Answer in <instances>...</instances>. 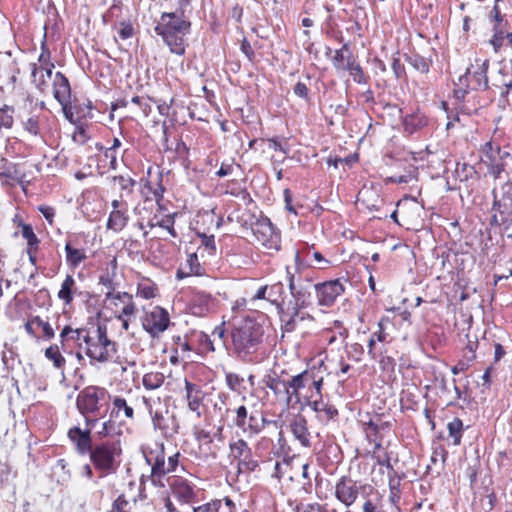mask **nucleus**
<instances>
[{
	"label": "nucleus",
	"instance_id": "1",
	"mask_svg": "<svg viewBox=\"0 0 512 512\" xmlns=\"http://www.w3.org/2000/svg\"><path fill=\"white\" fill-rule=\"evenodd\" d=\"M230 337L232 355L246 363L256 361V355L263 343L262 325L250 318L243 319L233 327Z\"/></svg>",
	"mask_w": 512,
	"mask_h": 512
},
{
	"label": "nucleus",
	"instance_id": "2",
	"mask_svg": "<svg viewBox=\"0 0 512 512\" xmlns=\"http://www.w3.org/2000/svg\"><path fill=\"white\" fill-rule=\"evenodd\" d=\"M301 259L299 252L295 253V267H286V281L291 297L294 300L295 308L290 320L286 323L287 330H293L294 325L305 318L300 312L301 308L308 307L312 302V294L315 285L312 279L300 270Z\"/></svg>",
	"mask_w": 512,
	"mask_h": 512
},
{
	"label": "nucleus",
	"instance_id": "3",
	"mask_svg": "<svg viewBox=\"0 0 512 512\" xmlns=\"http://www.w3.org/2000/svg\"><path fill=\"white\" fill-rule=\"evenodd\" d=\"M191 23L177 12L162 13L154 30L161 36L170 51L184 55L186 50L185 37L190 33Z\"/></svg>",
	"mask_w": 512,
	"mask_h": 512
},
{
	"label": "nucleus",
	"instance_id": "4",
	"mask_svg": "<svg viewBox=\"0 0 512 512\" xmlns=\"http://www.w3.org/2000/svg\"><path fill=\"white\" fill-rule=\"evenodd\" d=\"M286 372L284 370L281 373L272 371L266 374L262 382L264 386L272 391L275 400L290 407L301 403V390L303 389V381L305 380L304 375H294L290 378H285Z\"/></svg>",
	"mask_w": 512,
	"mask_h": 512
},
{
	"label": "nucleus",
	"instance_id": "5",
	"mask_svg": "<svg viewBox=\"0 0 512 512\" xmlns=\"http://www.w3.org/2000/svg\"><path fill=\"white\" fill-rule=\"evenodd\" d=\"M121 454V439H108L96 443L89 456L94 467L100 471V477H104L116 472Z\"/></svg>",
	"mask_w": 512,
	"mask_h": 512
},
{
	"label": "nucleus",
	"instance_id": "6",
	"mask_svg": "<svg viewBox=\"0 0 512 512\" xmlns=\"http://www.w3.org/2000/svg\"><path fill=\"white\" fill-rule=\"evenodd\" d=\"M489 68L488 59H476L467 69L465 74L455 82L454 96L457 100L463 101L470 91L486 90L489 88L487 72Z\"/></svg>",
	"mask_w": 512,
	"mask_h": 512
},
{
	"label": "nucleus",
	"instance_id": "7",
	"mask_svg": "<svg viewBox=\"0 0 512 512\" xmlns=\"http://www.w3.org/2000/svg\"><path fill=\"white\" fill-rule=\"evenodd\" d=\"M377 494V489L370 484L352 479L350 476H341L335 483L334 496L346 508L356 503L361 496L364 501Z\"/></svg>",
	"mask_w": 512,
	"mask_h": 512
},
{
	"label": "nucleus",
	"instance_id": "8",
	"mask_svg": "<svg viewBox=\"0 0 512 512\" xmlns=\"http://www.w3.org/2000/svg\"><path fill=\"white\" fill-rule=\"evenodd\" d=\"M116 352V343L107 337L106 329L98 327L96 338L86 337L85 354L90 364L109 362Z\"/></svg>",
	"mask_w": 512,
	"mask_h": 512
},
{
	"label": "nucleus",
	"instance_id": "9",
	"mask_svg": "<svg viewBox=\"0 0 512 512\" xmlns=\"http://www.w3.org/2000/svg\"><path fill=\"white\" fill-rule=\"evenodd\" d=\"M481 161L487 167L488 174L495 180L499 179L501 174L505 172L506 166L512 162V154L501 149L500 146L494 145L492 141L486 142L481 146Z\"/></svg>",
	"mask_w": 512,
	"mask_h": 512
},
{
	"label": "nucleus",
	"instance_id": "10",
	"mask_svg": "<svg viewBox=\"0 0 512 512\" xmlns=\"http://www.w3.org/2000/svg\"><path fill=\"white\" fill-rule=\"evenodd\" d=\"M493 202L491 223L501 225L510 220L512 217V184L510 181L501 185L500 191L496 188L492 190Z\"/></svg>",
	"mask_w": 512,
	"mask_h": 512
},
{
	"label": "nucleus",
	"instance_id": "11",
	"mask_svg": "<svg viewBox=\"0 0 512 512\" xmlns=\"http://www.w3.org/2000/svg\"><path fill=\"white\" fill-rule=\"evenodd\" d=\"M107 398L109 393L105 388L88 386L78 394L76 405L82 415H98Z\"/></svg>",
	"mask_w": 512,
	"mask_h": 512
},
{
	"label": "nucleus",
	"instance_id": "12",
	"mask_svg": "<svg viewBox=\"0 0 512 512\" xmlns=\"http://www.w3.org/2000/svg\"><path fill=\"white\" fill-rule=\"evenodd\" d=\"M234 425L249 437L258 435L268 423V420L257 410L248 412L246 406L241 405L235 410Z\"/></svg>",
	"mask_w": 512,
	"mask_h": 512
},
{
	"label": "nucleus",
	"instance_id": "13",
	"mask_svg": "<svg viewBox=\"0 0 512 512\" xmlns=\"http://www.w3.org/2000/svg\"><path fill=\"white\" fill-rule=\"evenodd\" d=\"M144 457L149 466H151L150 480L156 487H165L166 482L171 479L167 477L170 471H166L167 462L165 459L164 445H157L156 449H150L144 452Z\"/></svg>",
	"mask_w": 512,
	"mask_h": 512
},
{
	"label": "nucleus",
	"instance_id": "14",
	"mask_svg": "<svg viewBox=\"0 0 512 512\" xmlns=\"http://www.w3.org/2000/svg\"><path fill=\"white\" fill-rule=\"evenodd\" d=\"M170 324L169 313L160 306H154L150 310H144L142 317L143 329L152 337L163 333Z\"/></svg>",
	"mask_w": 512,
	"mask_h": 512
},
{
	"label": "nucleus",
	"instance_id": "15",
	"mask_svg": "<svg viewBox=\"0 0 512 512\" xmlns=\"http://www.w3.org/2000/svg\"><path fill=\"white\" fill-rule=\"evenodd\" d=\"M230 456L237 460L239 472L251 473L254 472L259 463L254 459L252 450L244 439H238L229 444Z\"/></svg>",
	"mask_w": 512,
	"mask_h": 512
},
{
	"label": "nucleus",
	"instance_id": "16",
	"mask_svg": "<svg viewBox=\"0 0 512 512\" xmlns=\"http://www.w3.org/2000/svg\"><path fill=\"white\" fill-rule=\"evenodd\" d=\"M252 231L257 241L266 249L275 251L280 249V234L276 231L269 218L259 219L254 224Z\"/></svg>",
	"mask_w": 512,
	"mask_h": 512
},
{
	"label": "nucleus",
	"instance_id": "17",
	"mask_svg": "<svg viewBox=\"0 0 512 512\" xmlns=\"http://www.w3.org/2000/svg\"><path fill=\"white\" fill-rule=\"evenodd\" d=\"M171 489L172 495L183 504L194 503L197 499V491L187 479L181 476H171V479L166 482Z\"/></svg>",
	"mask_w": 512,
	"mask_h": 512
},
{
	"label": "nucleus",
	"instance_id": "18",
	"mask_svg": "<svg viewBox=\"0 0 512 512\" xmlns=\"http://www.w3.org/2000/svg\"><path fill=\"white\" fill-rule=\"evenodd\" d=\"M345 291L344 285L339 279L330 280L315 285L318 303L321 306H331Z\"/></svg>",
	"mask_w": 512,
	"mask_h": 512
},
{
	"label": "nucleus",
	"instance_id": "19",
	"mask_svg": "<svg viewBox=\"0 0 512 512\" xmlns=\"http://www.w3.org/2000/svg\"><path fill=\"white\" fill-rule=\"evenodd\" d=\"M105 300L109 301L115 308L122 305L120 314L117 316L118 319H122L123 317H133L138 311L133 301V296L127 292L114 293L109 291L105 294Z\"/></svg>",
	"mask_w": 512,
	"mask_h": 512
},
{
	"label": "nucleus",
	"instance_id": "20",
	"mask_svg": "<svg viewBox=\"0 0 512 512\" xmlns=\"http://www.w3.org/2000/svg\"><path fill=\"white\" fill-rule=\"evenodd\" d=\"M53 96L62 106L67 115L71 104V87L67 77L61 72H56L53 78Z\"/></svg>",
	"mask_w": 512,
	"mask_h": 512
},
{
	"label": "nucleus",
	"instance_id": "21",
	"mask_svg": "<svg viewBox=\"0 0 512 512\" xmlns=\"http://www.w3.org/2000/svg\"><path fill=\"white\" fill-rule=\"evenodd\" d=\"M67 435L78 454L86 455L90 453L93 448L90 429L82 430L80 427L75 426L68 430Z\"/></svg>",
	"mask_w": 512,
	"mask_h": 512
},
{
	"label": "nucleus",
	"instance_id": "22",
	"mask_svg": "<svg viewBox=\"0 0 512 512\" xmlns=\"http://www.w3.org/2000/svg\"><path fill=\"white\" fill-rule=\"evenodd\" d=\"M184 386L189 410L195 412L197 417H201V407L205 395L202 387L199 384L189 381L187 378L184 380Z\"/></svg>",
	"mask_w": 512,
	"mask_h": 512
},
{
	"label": "nucleus",
	"instance_id": "23",
	"mask_svg": "<svg viewBox=\"0 0 512 512\" xmlns=\"http://www.w3.org/2000/svg\"><path fill=\"white\" fill-rule=\"evenodd\" d=\"M61 349L66 353H72L70 350V342L76 343L80 348L84 343L86 345V337H91L86 329H73L65 326L60 332Z\"/></svg>",
	"mask_w": 512,
	"mask_h": 512
},
{
	"label": "nucleus",
	"instance_id": "24",
	"mask_svg": "<svg viewBox=\"0 0 512 512\" xmlns=\"http://www.w3.org/2000/svg\"><path fill=\"white\" fill-rule=\"evenodd\" d=\"M215 302L212 295L203 291L196 292L190 303L191 313L195 316H204L215 308Z\"/></svg>",
	"mask_w": 512,
	"mask_h": 512
},
{
	"label": "nucleus",
	"instance_id": "25",
	"mask_svg": "<svg viewBox=\"0 0 512 512\" xmlns=\"http://www.w3.org/2000/svg\"><path fill=\"white\" fill-rule=\"evenodd\" d=\"M53 69L54 64L48 66L37 65L36 63L31 64L32 81L40 92H45L47 89L48 82L52 77Z\"/></svg>",
	"mask_w": 512,
	"mask_h": 512
},
{
	"label": "nucleus",
	"instance_id": "26",
	"mask_svg": "<svg viewBox=\"0 0 512 512\" xmlns=\"http://www.w3.org/2000/svg\"><path fill=\"white\" fill-rule=\"evenodd\" d=\"M366 438L371 441L383 438V432L390 428V423L382 421L378 416L369 417L368 421H362Z\"/></svg>",
	"mask_w": 512,
	"mask_h": 512
},
{
	"label": "nucleus",
	"instance_id": "27",
	"mask_svg": "<svg viewBox=\"0 0 512 512\" xmlns=\"http://www.w3.org/2000/svg\"><path fill=\"white\" fill-rule=\"evenodd\" d=\"M46 117L41 114L30 113L21 120L23 129L33 137L43 139V131Z\"/></svg>",
	"mask_w": 512,
	"mask_h": 512
},
{
	"label": "nucleus",
	"instance_id": "28",
	"mask_svg": "<svg viewBox=\"0 0 512 512\" xmlns=\"http://www.w3.org/2000/svg\"><path fill=\"white\" fill-rule=\"evenodd\" d=\"M74 295L82 296L83 292L78 290L74 277L72 275H67L61 284L57 297L66 306H69L73 302Z\"/></svg>",
	"mask_w": 512,
	"mask_h": 512
},
{
	"label": "nucleus",
	"instance_id": "29",
	"mask_svg": "<svg viewBox=\"0 0 512 512\" xmlns=\"http://www.w3.org/2000/svg\"><path fill=\"white\" fill-rule=\"evenodd\" d=\"M290 431L294 438L303 447H310V433L307 428V421L304 417L298 416L290 423Z\"/></svg>",
	"mask_w": 512,
	"mask_h": 512
},
{
	"label": "nucleus",
	"instance_id": "30",
	"mask_svg": "<svg viewBox=\"0 0 512 512\" xmlns=\"http://www.w3.org/2000/svg\"><path fill=\"white\" fill-rule=\"evenodd\" d=\"M193 512H235V504L229 497L216 499L193 507Z\"/></svg>",
	"mask_w": 512,
	"mask_h": 512
},
{
	"label": "nucleus",
	"instance_id": "31",
	"mask_svg": "<svg viewBox=\"0 0 512 512\" xmlns=\"http://www.w3.org/2000/svg\"><path fill=\"white\" fill-rule=\"evenodd\" d=\"M21 177L22 175L16 164L5 158L0 160V181L2 184L13 185L15 182L20 181Z\"/></svg>",
	"mask_w": 512,
	"mask_h": 512
},
{
	"label": "nucleus",
	"instance_id": "32",
	"mask_svg": "<svg viewBox=\"0 0 512 512\" xmlns=\"http://www.w3.org/2000/svg\"><path fill=\"white\" fill-rule=\"evenodd\" d=\"M307 404L313 411L318 414L319 419L322 421L333 420L338 415L337 409L334 406L324 402L322 398L308 400Z\"/></svg>",
	"mask_w": 512,
	"mask_h": 512
},
{
	"label": "nucleus",
	"instance_id": "33",
	"mask_svg": "<svg viewBox=\"0 0 512 512\" xmlns=\"http://www.w3.org/2000/svg\"><path fill=\"white\" fill-rule=\"evenodd\" d=\"M428 124V118L421 113L416 111L412 114L406 115L403 118L404 131L408 134L416 133L426 127Z\"/></svg>",
	"mask_w": 512,
	"mask_h": 512
},
{
	"label": "nucleus",
	"instance_id": "34",
	"mask_svg": "<svg viewBox=\"0 0 512 512\" xmlns=\"http://www.w3.org/2000/svg\"><path fill=\"white\" fill-rule=\"evenodd\" d=\"M129 215L127 210L111 211L107 220L106 228L116 233L122 231L128 224Z\"/></svg>",
	"mask_w": 512,
	"mask_h": 512
},
{
	"label": "nucleus",
	"instance_id": "35",
	"mask_svg": "<svg viewBox=\"0 0 512 512\" xmlns=\"http://www.w3.org/2000/svg\"><path fill=\"white\" fill-rule=\"evenodd\" d=\"M489 88L498 91L502 98H506L512 89V77L500 70L498 74L493 77L492 84Z\"/></svg>",
	"mask_w": 512,
	"mask_h": 512
},
{
	"label": "nucleus",
	"instance_id": "36",
	"mask_svg": "<svg viewBox=\"0 0 512 512\" xmlns=\"http://www.w3.org/2000/svg\"><path fill=\"white\" fill-rule=\"evenodd\" d=\"M298 375H304L305 380L303 381V388L312 386L315 389V394H311L308 397H305L308 400H312L315 398H322V386H323V377L317 378L312 370H304Z\"/></svg>",
	"mask_w": 512,
	"mask_h": 512
},
{
	"label": "nucleus",
	"instance_id": "37",
	"mask_svg": "<svg viewBox=\"0 0 512 512\" xmlns=\"http://www.w3.org/2000/svg\"><path fill=\"white\" fill-rule=\"evenodd\" d=\"M401 498V478L395 474L391 475L389 473V503L393 506L398 512H401L399 503Z\"/></svg>",
	"mask_w": 512,
	"mask_h": 512
},
{
	"label": "nucleus",
	"instance_id": "38",
	"mask_svg": "<svg viewBox=\"0 0 512 512\" xmlns=\"http://www.w3.org/2000/svg\"><path fill=\"white\" fill-rule=\"evenodd\" d=\"M121 434L122 432L120 428L113 420L109 419L102 423V426L100 430L97 431L96 436L97 439L101 442L108 439H120Z\"/></svg>",
	"mask_w": 512,
	"mask_h": 512
},
{
	"label": "nucleus",
	"instance_id": "39",
	"mask_svg": "<svg viewBox=\"0 0 512 512\" xmlns=\"http://www.w3.org/2000/svg\"><path fill=\"white\" fill-rule=\"evenodd\" d=\"M65 252L66 262L73 269L77 268L80 265V263L87 258L86 253L83 249H77L72 247L70 242L66 243Z\"/></svg>",
	"mask_w": 512,
	"mask_h": 512
},
{
	"label": "nucleus",
	"instance_id": "40",
	"mask_svg": "<svg viewBox=\"0 0 512 512\" xmlns=\"http://www.w3.org/2000/svg\"><path fill=\"white\" fill-rule=\"evenodd\" d=\"M391 324L389 317L383 316L378 322V329L371 336L384 346L392 341V337L388 332V326Z\"/></svg>",
	"mask_w": 512,
	"mask_h": 512
},
{
	"label": "nucleus",
	"instance_id": "41",
	"mask_svg": "<svg viewBox=\"0 0 512 512\" xmlns=\"http://www.w3.org/2000/svg\"><path fill=\"white\" fill-rule=\"evenodd\" d=\"M136 295L143 299H152L158 295V287L149 279H144L137 284Z\"/></svg>",
	"mask_w": 512,
	"mask_h": 512
},
{
	"label": "nucleus",
	"instance_id": "42",
	"mask_svg": "<svg viewBox=\"0 0 512 512\" xmlns=\"http://www.w3.org/2000/svg\"><path fill=\"white\" fill-rule=\"evenodd\" d=\"M349 54L352 55L348 43H344L340 49L335 51L332 63L336 70L344 71L346 69L347 56Z\"/></svg>",
	"mask_w": 512,
	"mask_h": 512
},
{
	"label": "nucleus",
	"instance_id": "43",
	"mask_svg": "<svg viewBox=\"0 0 512 512\" xmlns=\"http://www.w3.org/2000/svg\"><path fill=\"white\" fill-rule=\"evenodd\" d=\"M165 380V376L161 372H149L143 376L142 383L147 390H155L160 388Z\"/></svg>",
	"mask_w": 512,
	"mask_h": 512
},
{
	"label": "nucleus",
	"instance_id": "44",
	"mask_svg": "<svg viewBox=\"0 0 512 512\" xmlns=\"http://www.w3.org/2000/svg\"><path fill=\"white\" fill-rule=\"evenodd\" d=\"M448 435L452 438L453 445H460L463 434V422L459 418H454L447 424Z\"/></svg>",
	"mask_w": 512,
	"mask_h": 512
},
{
	"label": "nucleus",
	"instance_id": "45",
	"mask_svg": "<svg viewBox=\"0 0 512 512\" xmlns=\"http://www.w3.org/2000/svg\"><path fill=\"white\" fill-rule=\"evenodd\" d=\"M344 71H348L355 82H365V76L362 67L354 60L353 56L350 54L347 56L346 69Z\"/></svg>",
	"mask_w": 512,
	"mask_h": 512
},
{
	"label": "nucleus",
	"instance_id": "46",
	"mask_svg": "<svg viewBox=\"0 0 512 512\" xmlns=\"http://www.w3.org/2000/svg\"><path fill=\"white\" fill-rule=\"evenodd\" d=\"M225 384L231 391L238 394L245 390L244 378L234 372L225 373Z\"/></svg>",
	"mask_w": 512,
	"mask_h": 512
},
{
	"label": "nucleus",
	"instance_id": "47",
	"mask_svg": "<svg viewBox=\"0 0 512 512\" xmlns=\"http://www.w3.org/2000/svg\"><path fill=\"white\" fill-rule=\"evenodd\" d=\"M45 357L53 362V365L57 369H63L66 363L65 358L60 352V347L56 344L49 346L45 350Z\"/></svg>",
	"mask_w": 512,
	"mask_h": 512
},
{
	"label": "nucleus",
	"instance_id": "48",
	"mask_svg": "<svg viewBox=\"0 0 512 512\" xmlns=\"http://www.w3.org/2000/svg\"><path fill=\"white\" fill-rule=\"evenodd\" d=\"M186 265L189 268V272L187 273V275L188 274L201 275L203 273V268L199 262V259H198V256L196 253H191L188 255L187 260H186ZM184 276H186V274H184L182 272V270H179L177 272V277L179 279H182Z\"/></svg>",
	"mask_w": 512,
	"mask_h": 512
},
{
	"label": "nucleus",
	"instance_id": "49",
	"mask_svg": "<svg viewBox=\"0 0 512 512\" xmlns=\"http://www.w3.org/2000/svg\"><path fill=\"white\" fill-rule=\"evenodd\" d=\"M20 226L22 237L27 241V249L34 248V250H37L40 241L34 233L32 226L25 223H21Z\"/></svg>",
	"mask_w": 512,
	"mask_h": 512
},
{
	"label": "nucleus",
	"instance_id": "50",
	"mask_svg": "<svg viewBox=\"0 0 512 512\" xmlns=\"http://www.w3.org/2000/svg\"><path fill=\"white\" fill-rule=\"evenodd\" d=\"M120 411L124 412V415L128 419L134 418V409L127 404V401L119 396H116L113 398V413H116V415L119 414Z\"/></svg>",
	"mask_w": 512,
	"mask_h": 512
},
{
	"label": "nucleus",
	"instance_id": "51",
	"mask_svg": "<svg viewBox=\"0 0 512 512\" xmlns=\"http://www.w3.org/2000/svg\"><path fill=\"white\" fill-rule=\"evenodd\" d=\"M362 512H386L381 506V495L378 490L376 495L369 496V498L363 502Z\"/></svg>",
	"mask_w": 512,
	"mask_h": 512
},
{
	"label": "nucleus",
	"instance_id": "52",
	"mask_svg": "<svg viewBox=\"0 0 512 512\" xmlns=\"http://www.w3.org/2000/svg\"><path fill=\"white\" fill-rule=\"evenodd\" d=\"M14 109L8 105L0 108V130L2 128L10 129L14 123Z\"/></svg>",
	"mask_w": 512,
	"mask_h": 512
},
{
	"label": "nucleus",
	"instance_id": "53",
	"mask_svg": "<svg viewBox=\"0 0 512 512\" xmlns=\"http://www.w3.org/2000/svg\"><path fill=\"white\" fill-rule=\"evenodd\" d=\"M372 458L376 460L378 465L386 467L391 475L396 474V471L390 461V455L387 451H372Z\"/></svg>",
	"mask_w": 512,
	"mask_h": 512
},
{
	"label": "nucleus",
	"instance_id": "54",
	"mask_svg": "<svg viewBox=\"0 0 512 512\" xmlns=\"http://www.w3.org/2000/svg\"><path fill=\"white\" fill-rule=\"evenodd\" d=\"M154 429H158L164 433H166L169 429L168 425V418L165 417L162 412L160 411H152V409L149 410Z\"/></svg>",
	"mask_w": 512,
	"mask_h": 512
},
{
	"label": "nucleus",
	"instance_id": "55",
	"mask_svg": "<svg viewBox=\"0 0 512 512\" xmlns=\"http://www.w3.org/2000/svg\"><path fill=\"white\" fill-rule=\"evenodd\" d=\"M408 63L417 71L421 73H428L429 72V63L428 61L420 56V55H413L407 57Z\"/></svg>",
	"mask_w": 512,
	"mask_h": 512
},
{
	"label": "nucleus",
	"instance_id": "56",
	"mask_svg": "<svg viewBox=\"0 0 512 512\" xmlns=\"http://www.w3.org/2000/svg\"><path fill=\"white\" fill-rule=\"evenodd\" d=\"M378 343L379 342L377 340H375L372 336H370L368 343H367V348H368V355L373 360H377L379 357L382 356V354L384 352V346L381 344L378 345Z\"/></svg>",
	"mask_w": 512,
	"mask_h": 512
},
{
	"label": "nucleus",
	"instance_id": "57",
	"mask_svg": "<svg viewBox=\"0 0 512 512\" xmlns=\"http://www.w3.org/2000/svg\"><path fill=\"white\" fill-rule=\"evenodd\" d=\"M455 173L461 181H466L473 176L475 169L467 163H457Z\"/></svg>",
	"mask_w": 512,
	"mask_h": 512
},
{
	"label": "nucleus",
	"instance_id": "58",
	"mask_svg": "<svg viewBox=\"0 0 512 512\" xmlns=\"http://www.w3.org/2000/svg\"><path fill=\"white\" fill-rule=\"evenodd\" d=\"M34 321H36V326L42 329L44 339L51 340L54 338V329L48 321H44L39 316H34Z\"/></svg>",
	"mask_w": 512,
	"mask_h": 512
},
{
	"label": "nucleus",
	"instance_id": "59",
	"mask_svg": "<svg viewBox=\"0 0 512 512\" xmlns=\"http://www.w3.org/2000/svg\"><path fill=\"white\" fill-rule=\"evenodd\" d=\"M112 180L114 182H117L119 187H120V189L123 190V191L131 192L133 187H134V185L136 184L135 180L132 179L129 176H123V175L114 176L112 178Z\"/></svg>",
	"mask_w": 512,
	"mask_h": 512
},
{
	"label": "nucleus",
	"instance_id": "60",
	"mask_svg": "<svg viewBox=\"0 0 512 512\" xmlns=\"http://www.w3.org/2000/svg\"><path fill=\"white\" fill-rule=\"evenodd\" d=\"M295 512H327L323 505L314 502L308 504H300L295 508Z\"/></svg>",
	"mask_w": 512,
	"mask_h": 512
},
{
	"label": "nucleus",
	"instance_id": "61",
	"mask_svg": "<svg viewBox=\"0 0 512 512\" xmlns=\"http://www.w3.org/2000/svg\"><path fill=\"white\" fill-rule=\"evenodd\" d=\"M156 224H158V227L166 229L171 236L176 237L174 218L172 216L167 215L160 220H157Z\"/></svg>",
	"mask_w": 512,
	"mask_h": 512
},
{
	"label": "nucleus",
	"instance_id": "62",
	"mask_svg": "<svg viewBox=\"0 0 512 512\" xmlns=\"http://www.w3.org/2000/svg\"><path fill=\"white\" fill-rule=\"evenodd\" d=\"M290 467L289 460H283L281 462L277 461L274 465V472L272 474L273 477L277 479H281L287 473V470Z\"/></svg>",
	"mask_w": 512,
	"mask_h": 512
},
{
	"label": "nucleus",
	"instance_id": "63",
	"mask_svg": "<svg viewBox=\"0 0 512 512\" xmlns=\"http://www.w3.org/2000/svg\"><path fill=\"white\" fill-rule=\"evenodd\" d=\"M129 502L126 500L124 495H119L108 512H127V506Z\"/></svg>",
	"mask_w": 512,
	"mask_h": 512
},
{
	"label": "nucleus",
	"instance_id": "64",
	"mask_svg": "<svg viewBox=\"0 0 512 512\" xmlns=\"http://www.w3.org/2000/svg\"><path fill=\"white\" fill-rule=\"evenodd\" d=\"M50 58H51V53H50L49 49L47 48L46 40L44 39L41 44V53L38 57L39 65L48 66V65L53 64L50 61Z\"/></svg>",
	"mask_w": 512,
	"mask_h": 512
}]
</instances>
